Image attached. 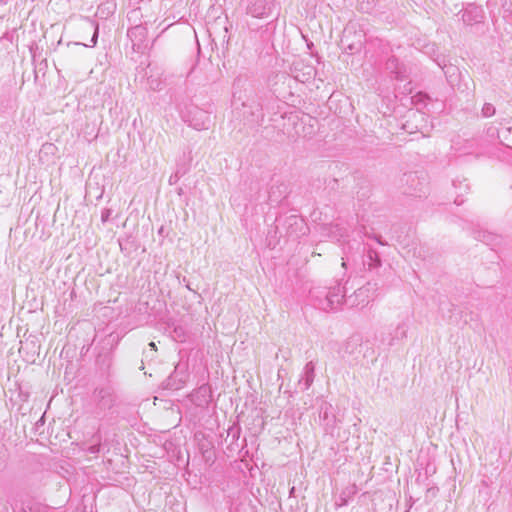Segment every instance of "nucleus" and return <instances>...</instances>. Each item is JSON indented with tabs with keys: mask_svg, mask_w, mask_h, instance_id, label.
Instances as JSON below:
<instances>
[{
	"mask_svg": "<svg viewBox=\"0 0 512 512\" xmlns=\"http://www.w3.org/2000/svg\"><path fill=\"white\" fill-rule=\"evenodd\" d=\"M378 289L377 283L367 282L365 285L359 287L351 295H347L348 281L342 287L340 284L323 289L316 292H311L312 297L315 298V306L324 311H337L343 304L348 307L365 306L371 299L374 298Z\"/></svg>",
	"mask_w": 512,
	"mask_h": 512,
	"instance_id": "1",
	"label": "nucleus"
},
{
	"mask_svg": "<svg viewBox=\"0 0 512 512\" xmlns=\"http://www.w3.org/2000/svg\"><path fill=\"white\" fill-rule=\"evenodd\" d=\"M341 357L352 362H358L360 357L367 358L374 355V350L368 346V342H363V337L356 333L351 335L343 344L341 350Z\"/></svg>",
	"mask_w": 512,
	"mask_h": 512,
	"instance_id": "2",
	"label": "nucleus"
},
{
	"mask_svg": "<svg viewBox=\"0 0 512 512\" xmlns=\"http://www.w3.org/2000/svg\"><path fill=\"white\" fill-rule=\"evenodd\" d=\"M275 229L276 233H279L280 236L285 235L294 240L306 235L308 231L305 221L298 215L277 217L275 220Z\"/></svg>",
	"mask_w": 512,
	"mask_h": 512,
	"instance_id": "3",
	"label": "nucleus"
},
{
	"mask_svg": "<svg viewBox=\"0 0 512 512\" xmlns=\"http://www.w3.org/2000/svg\"><path fill=\"white\" fill-rule=\"evenodd\" d=\"M365 32L356 23H348L343 30L340 40L341 48L348 54L353 55L362 50L365 43Z\"/></svg>",
	"mask_w": 512,
	"mask_h": 512,
	"instance_id": "4",
	"label": "nucleus"
},
{
	"mask_svg": "<svg viewBox=\"0 0 512 512\" xmlns=\"http://www.w3.org/2000/svg\"><path fill=\"white\" fill-rule=\"evenodd\" d=\"M399 187L403 194L415 197H422L428 191L426 178L422 173L420 175L418 172L404 173L400 178Z\"/></svg>",
	"mask_w": 512,
	"mask_h": 512,
	"instance_id": "5",
	"label": "nucleus"
},
{
	"mask_svg": "<svg viewBox=\"0 0 512 512\" xmlns=\"http://www.w3.org/2000/svg\"><path fill=\"white\" fill-rule=\"evenodd\" d=\"M184 118L196 130L208 129L211 123L210 112L194 105L187 108Z\"/></svg>",
	"mask_w": 512,
	"mask_h": 512,
	"instance_id": "6",
	"label": "nucleus"
},
{
	"mask_svg": "<svg viewBox=\"0 0 512 512\" xmlns=\"http://www.w3.org/2000/svg\"><path fill=\"white\" fill-rule=\"evenodd\" d=\"M318 414L319 424L323 427L324 432L333 436L337 426V418L334 414L333 406L329 402L322 400L318 407Z\"/></svg>",
	"mask_w": 512,
	"mask_h": 512,
	"instance_id": "7",
	"label": "nucleus"
},
{
	"mask_svg": "<svg viewBox=\"0 0 512 512\" xmlns=\"http://www.w3.org/2000/svg\"><path fill=\"white\" fill-rule=\"evenodd\" d=\"M96 408L100 411L110 410L115 404L114 390L109 385L98 386L93 391Z\"/></svg>",
	"mask_w": 512,
	"mask_h": 512,
	"instance_id": "8",
	"label": "nucleus"
},
{
	"mask_svg": "<svg viewBox=\"0 0 512 512\" xmlns=\"http://www.w3.org/2000/svg\"><path fill=\"white\" fill-rule=\"evenodd\" d=\"M187 378L186 368L184 366L182 368L181 364H177L174 371L163 382V387L169 390H179L186 383Z\"/></svg>",
	"mask_w": 512,
	"mask_h": 512,
	"instance_id": "9",
	"label": "nucleus"
},
{
	"mask_svg": "<svg viewBox=\"0 0 512 512\" xmlns=\"http://www.w3.org/2000/svg\"><path fill=\"white\" fill-rule=\"evenodd\" d=\"M385 69L389 75L398 81H404L408 77V68L406 65L399 61L395 56H390L385 64Z\"/></svg>",
	"mask_w": 512,
	"mask_h": 512,
	"instance_id": "10",
	"label": "nucleus"
},
{
	"mask_svg": "<svg viewBox=\"0 0 512 512\" xmlns=\"http://www.w3.org/2000/svg\"><path fill=\"white\" fill-rule=\"evenodd\" d=\"M246 13L254 18H264L270 15L271 6L268 0H249Z\"/></svg>",
	"mask_w": 512,
	"mask_h": 512,
	"instance_id": "11",
	"label": "nucleus"
},
{
	"mask_svg": "<svg viewBox=\"0 0 512 512\" xmlns=\"http://www.w3.org/2000/svg\"><path fill=\"white\" fill-rule=\"evenodd\" d=\"M461 19L466 25H474L481 23L484 19V10L476 4H468L466 8L461 11Z\"/></svg>",
	"mask_w": 512,
	"mask_h": 512,
	"instance_id": "12",
	"label": "nucleus"
},
{
	"mask_svg": "<svg viewBox=\"0 0 512 512\" xmlns=\"http://www.w3.org/2000/svg\"><path fill=\"white\" fill-rule=\"evenodd\" d=\"M320 233L322 236H326L335 241H341L348 237L347 228L341 226L339 223H329L320 226Z\"/></svg>",
	"mask_w": 512,
	"mask_h": 512,
	"instance_id": "13",
	"label": "nucleus"
},
{
	"mask_svg": "<svg viewBox=\"0 0 512 512\" xmlns=\"http://www.w3.org/2000/svg\"><path fill=\"white\" fill-rule=\"evenodd\" d=\"M315 369L316 364L314 361H309L305 364L298 380V386L300 387L301 391L308 390L313 384L315 379Z\"/></svg>",
	"mask_w": 512,
	"mask_h": 512,
	"instance_id": "14",
	"label": "nucleus"
},
{
	"mask_svg": "<svg viewBox=\"0 0 512 512\" xmlns=\"http://www.w3.org/2000/svg\"><path fill=\"white\" fill-rule=\"evenodd\" d=\"M245 108L249 109V113L252 116V120L255 122H262L264 119V104L262 102V97L256 95L255 98L249 100L248 103L243 104Z\"/></svg>",
	"mask_w": 512,
	"mask_h": 512,
	"instance_id": "15",
	"label": "nucleus"
},
{
	"mask_svg": "<svg viewBox=\"0 0 512 512\" xmlns=\"http://www.w3.org/2000/svg\"><path fill=\"white\" fill-rule=\"evenodd\" d=\"M288 187L284 183L274 184L268 191V201L270 205H277L287 196Z\"/></svg>",
	"mask_w": 512,
	"mask_h": 512,
	"instance_id": "16",
	"label": "nucleus"
},
{
	"mask_svg": "<svg viewBox=\"0 0 512 512\" xmlns=\"http://www.w3.org/2000/svg\"><path fill=\"white\" fill-rule=\"evenodd\" d=\"M13 512H51L50 508L35 501L23 502L20 508L12 507Z\"/></svg>",
	"mask_w": 512,
	"mask_h": 512,
	"instance_id": "17",
	"label": "nucleus"
},
{
	"mask_svg": "<svg viewBox=\"0 0 512 512\" xmlns=\"http://www.w3.org/2000/svg\"><path fill=\"white\" fill-rule=\"evenodd\" d=\"M363 265L371 270L381 266V259L377 251L372 248H368L366 253L363 255Z\"/></svg>",
	"mask_w": 512,
	"mask_h": 512,
	"instance_id": "18",
	"label": "nucleus"
},
{
	"mask_svg": "<svg viewBox=\"0 0 512 512\" xmlns=\"http://www.w3.org/2000/svg\"><path fill=\"white\" fill-rule=\"evenodd\" d=\"M431 101L432 98L426 92L419 91L413 96H411V103L418 110L427 108Z\"/></svg>",
	"mask_w": 512,
	"mask_h": 512,
	"instance_id": "19",
	"label": "nucleus"
},
{
	"mask_svg": "<svg viewBox=\"0 0 512 512\" xmlns=\"http://www.w3.org/2000/svg\"><path fill=\"white\" fill-rule=\"evenodd\" d=\"M85 30L93 31L91 40L89 44H83L85 47H95L97 45L98 36H99V25L97 22L92 20H87L85 23Z\"/></svg>",
	"mask_w": 512,
	"mask_h": 512,
	"instance_id": "20",
	"label": "nucleus"
},
{
	"mask_svg": "<svg viewBox=\"0 0 512 512\" xmlns=\"http://www.w3.org/2000/svg\"><path fill=\"white\" fill-rule=\"evenodd\" d=\"M498 140L502 145L512 148V126H502Z\"/></svg>",
	"mask_w": 512,
	"mask_h": 512,
	"instance_id": "21",
	"label": "nucleus"
},
{
	"mask_svg": "<svg viewBox=\"0 0 512 512\" xmlns=\"http://www.w3.org/2000/svg\"><path fill=\"white\" fill-rule=\"evenodd\" d=\"M475 238H477L478 240L482 241L487 245L496 244L499 240V237L497 235H494L487 231H479Z\"/></svg>",
	"mask_w": 512,
	"mask_h": 512,
	"instance_id": "22",
	"label": "nucleus"
},
{
	"mask_svg": "<svg viewBox=\"0 0 512 512\" xmlns=\"http://www.w3.org/2000/svg\"><path fill=\"white\" fill-rule=\"evenodd\" d=\"M399 334H401L402 337L406 336V331H405V329H404V327L402 325H398L397 326V328L395 329V335L394 336L389 334L387 342H386V340L384 338H382L380 340V342H381V344L386 345L387 347L393 346L394 345V341H395L396 338H398Z\"/></svg>",
	"mask_w": 512,
	"mask_h": 512,
	"instance_id": "23",
	"label": "nucleus"
},
{
	"mask_svg": "<svg viewBox=\"0 0 512 512\" xmlns=\"http://www.w3.org/2000/svg\"><path fill=\"white\" fill-rule=\"evenodd\" d=\"M436 63L443 70V72L447 78L452 77L455 74V72L457 71L456 66L446 64L445 58H442V59L437 58Z\"/></svg>",
	"mask_w": 512,
	"mask_h": 512,
	"instance_id": "24",
	"label": "nucleus"
},
{
	"mask_svg": "<svg viewBox=\"0 0 512 512\" xmlns=\"http://www.w3.org/2000/svg\"><path fill=\"white\" fill-rule=\"evenodd\" d=\"M503 123L502 122H492L489 124V126L486 128V134L490 138H499V134L501 133V127Z\"/></svg>",
	"mask_w": 512,
	"mask_h": 512,
	"instance_id": "25",
	"label": "nucleus"
},
{
	"mask_svg": "<svg viewBox=\"0 0 512 512\" xmlns=\"http://www.w3.org/2000/svg\"><path fill=\"white\" fill-rule=\"evenodd\" d=\"M93 440L95 441L94 444L90 445L87 447L86 451L89 453V454H93V455H96L98 454L100 451H101V441H102V437L99 433H96L93 435Z\"/></svg>",
	"mask_w": 512,
	"mask_h": 512,
	"instance_id": "26",
	"label": "nucleus"
},
{
	"mask_svg": "<svg viewBox=\"0 0 512 512\" xmlns=\"http://www.w3.org/2000/svg\"><path fill=\"white\" fill-rule=\"evenodd\" d=\"M496 114V107L492 103H484L481 109V115L484 118L492 117Z\"/></svg>",
	"mask_w": 512,
	"mask_h": 512,
	"instance_id": "27",
	"label": "nucleus"
},
{
	"mask_svg": "<svg viewBox=\"0 0 512 512\" xmlns=\"http://www.w3.org/2000/svg\"><path fill=\"white\" fill-rule=\"evenodd\" d=\"M241 427L239 425H232L228 431V437H231V443H235L240 438Z\"/></svg>",
	"mask_w": 512,
	"mask_h": 512,
	"instance_id": "28",
	"label": "nucleus"
},
{
	"mask_svg": "<svg viewBox=\"0 0 512 512\" xmlns=\"http://www.w3.org/2000/svg\"><path fill=\"white\" fill-rule=\"evenodd\" d=\"M127 35L131 38L132 41H134L133 37L139 36L142 38L145 36V29L141 26H135L128 30Z\"/></svg>",
	"mask_w": 512,
	"mask_h": 512,
	"instance_id": "29",
	"label": "nucleus"
},
{
	"mask_svg": "<svg viewBox=\"0 0 512 512\" xmlns=\"http://www.w3.org/2000/svg\"><path fill=\"white\" fill-rule=\"evenodd\" d=\"M172 333H173L172 337H173L174 340H176L178 342H184L185 341V333H184V330H183L182 327H180V326L174 327Z\"/></svg>",
	"mask_w": 512,
	"mask_h": 512,
	"instance_id": "30",
	"label": "nucleus"
},
{
	"mask_svg": "<svg viewBox=\"0 0 512 512\" xmlns=\"http://www.w3.org/2000/svg\"><path fill=\"white\" fill-rule=\"evenodd\" d=\"M112 215V209L110 208H104L102 211H101V221L102 223H106L109 221L110 217Z\"/></svg>",
	"mask_w": 512,
	"mask_h": 512,
	"instance_id": "31",
	"label": "nucleus"
},
{
	"mask_svg": "<svg viewBox=\"0 0 512 512\" xmlns=\"http://www.w3.org/2000/svg\"><path fill=\"white\" fill-rule=\"evenodd\" d=\"M210 388L207 385H202L199 387L198 392L202 393L203 395L209 392Z\"/></svg>",
	"mask_w": 512,
	"mask_h": 512,
	"instance_id": "32",
	"label": "nucleus"
},
{
	"mask_svg": "<svg viewBox=\"0 0 512 512\" xmlns=\"http://www.w3.org/2000/svg\"><path fill=\"white\" fill-rule=\"evenodd\" d=\"M373 238H374V240H375L377 243H379L380 245H385V244H386V242H384V241L382 240V237H381L380 235H375Z\"/></svg>",
	"mask_w": 512,
	"mask_h": 512,
	"instance_id": "33",
	"label": "nucleus"
},
{
	"mask_svg": "<svg viewBox=\"0 0 512 512\" xmlns=\"http://www.w3.org/2000/svg\"><path fill=\"white\" fill-rule=\"evenodd\" d=\"M182 281H183L184 283H186V284H185V286H186V288H187L188 290L195 292V290L191 287L190 283L186 280V278H185V277L183 278V280H182Z\"/></svg>",
	"mask_w": 512,
	"mask_h": 512,
	"instance_id": "34",
	"label": "nucleus"
},
{
	"mask_svg": "<svg viewBox=\"0 0 512 512\" xmlns=\"http://www.w3.org/2000/svg\"><path fill=\"white\" fill-rule=\"evenodd\" d=\"M347 261H348V258L347 259L342 258V267L346 268Z\"/></svg>",
	"mask_w": 512,
	"mask_h": 512,
	"instance_id": "35",
	"label": "nucleus"
},
{
	"mask_svg": "<svg viewBox=\"0 0 512 512\" xmlns=\"http://www.w3.org/2000/svg\"><path fill=\"white\" fill-rule=\"evenodd\" d=\"M0 512H9V508L7 505H4L3 508H2V511Z\"/></svg>",
	"mask_w": 512,
	"mask_h": 512,
	"instance_id": "36",
	"label": "nucleus"
},
{
	"mask_svg": "<svg viewBox=\"0 0 512 512\" xmlns=\"http://www.w3.org/2000/svg\"><path fill=\"white\" fill-rule=\"evenodd\" d=\"M149 346H150L152 349L156 350V345H155V343H154V342H150V343H149Z\"/></svg>",
	"mask_w": 512,
	"mask_h": 512,
	"instance_id": "37",
	"label": "nucleus"
},
{
	"mask_svg": "<svg viewBox=\"0 0 512 512\" xmlns=\"http://www.w3.org/2000/svg\"><path fill=\"white\" fill-rule=\"evenodd\" d=\"M44 423V419H43V416L40 418V420L36 423L37 425L39 424H43Z\"/></svg>",
	"mask_w": 512,
	"mask_h": 512,
	"instance_id": "38",
	"label": "nucleus"
},
{
	"mask_svg": "<svg viewBox=\"0 0 512 512\" xmlns=\"http://www.w3.org/2000/svg\"><path fill=\"white\" fill-rule=\"evenodd\" d=\"M307 47H308L309 49H312V47H313V43H312V42H308V43H307Z\"/></svg>",
	"mask_w": 512,
	"mask_h": 512,
	"instance_id": "39",
	"label": "nucleus"
},
{
	"mask_svg": "<svg viewBox=\"0 0 512 512\" xmlns=\"http://www.w3.org/2000/svg\"><path fill=\"white\" fill-rule=\"evenodd\" d=\"M111 365V360L110 359H107V367L109 368Z\"/></svg>",
	"mask_w": 512,
	"mask_h": 512,
	"instance_id": "40",
	"label": "nucleus"
},
{
	"mask_svg": "<svg viewBox=\"0 0 512 512\" xmlns=\"http://www.w3.org/2000/svg\"><path fill=\"white\" fill-rule=\"evenodd\" d=\"M172 181H174L173 176H171V177H170V179H169V183H170V184H172V183H173Z\"/></svg>",
	"mask_w": 512,
	"mask_h": 512,
	"instance_id": "41",
	"label": "nucleus"
},
{
	"mask_svg": "<svg viewBox=\"0 0 512 512\" xmlns=\"http://www.w3.org/2000/svg\"><path fill=\"white\" fill-rule=\"evenodd\" d=\"M172 181H174L173 176H171V177H170V179H169V183H170V184H172V183H173Z\"/></svg>",
	"mask_w": 512,
	"mask_h": 512,
	"instance_id": "42",
	"label": "nucleus"
},
{
	"mask_svg": "<svg viewBox=\"0 0 512 512\" xmlns=\"http://www.w3.org/2000/svg\"><path fill=\"white\" fill-rule=\"evenodd\" d=\"M440 310H442V311L444 310L443 303H441V305H440Z\"/></svg>",
	"mask_w": 512,
	"mask_h": 512,
	"instance_id": "43",
	"label": "nucleus"
},
{
	"mask_svg": "<svg viewBox=\"0 0 512 512\" xmlns=\"http://www.w3.org/2000/svg\"><path fill=\"white\" fill-rule=\"evenodd\" d=\"M405 512H409V510H406Z\"/></svg>",
	"mask_w": 512,
	"mask_h": 512,
	"instance_id": "44",
	"label": "nucleus"
}]
</instances>
